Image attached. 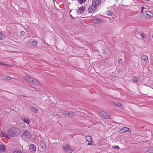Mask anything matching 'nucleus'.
<instances>
[{
	"label": "nucleus",
	"instance_id": "nucleus-1",
	"mask_svg": "<svg viewBox=\"0 0 153 153\" xmlns=\"http://www.w3.org/2000/svg\"><path fill=\"white\" fill-rule=\"evenodd\" d=\"M20 132L21 131L19 128L13 127L10 128L7 131V133L9 136L15 137L19 135Z\"/></svg>",
	"mask_w": 153,
	"mask_h": 153
},
{
	"label": "nucleus",
	"instance_id": "nucleus-2",
	"mask_svg": "<svg viewBox=\"0 0 153 153\" xmlns=\"http://www.w3.org/2000/svg\"><path fill=\"white\" fill-rule=\"evenodd\" d=\"M97 7L95 6L92 4V5L90 6L88 9V12L89 13H94L95 11L97 9Z\"/></svg>",
	"mask_w": 153,
	"mask_h": 153
},
{
	"label": "nucleus",
	"instance_id": "nucleus-3",
	"mask_svg": "<svg viewBox=\"0 0 153 153\" xmlns=\"http://www.w3.org/2000/svg\"><path fill=\"white\" fill-rule=\"evenodd\" d=\"M30 134L29 131L27 130H25L23 133L22 136V138L24 140H27Z\"/></svg>",
	"mask_w": 153,
	"mask_h": 153
},
{
	"label": "nucleus",
	"instance_id": "nucleus-4",
	"mask_svg": "<svg viewBox=\"0 0 153 153\" xmlns=\"http://www.w3.org/2000/svg\"><path fill=\"white\" fill-rule=\"evenodd\" d=\"M131 130L130 129L127 128V127H124L121 128L119 131V132L120 133H125L126 132H131Z\"/></svg>",
	"mask_w": 153,
	"mask_h": 153
},
{
	"label": "nucleus",
	"instance_id": "nucleus-5",
	"mask_svg": "<svg viewBox=\"0 0 153 153\" xmlns=\"http://www.w3.org/2000/svg\"><path fill=\"white\" fill-rule=\"evenodd\" d=\"M85 6H82L81 7L77 9V13L79 14L83 13L85 11Z\"/></svg>",
	"mask_w": 153,
	"mask_h": 153
},
{
	"label": "nucleus",
	"instance_id": "nucleus-6",
	"mask_svg": "<svg viewBox=\"0 0 153 153\" xmlns=\"http://www.w3.org/2000/svg\"><path fill=\"white\" fill-rule=\"evenodd\" d=\"M101 1V0H93L92 4L93 5L96 6L97 7L100 5Z\"/></svg>",
	"mask_w": 153,
	"mask_h": 153
},
{
	"label": "nucleus",
	"instance_id": "nucleus-7",
	"mask_svg": "<svg viewBox=\"0 0 153 153\" xmlns=\"http://www.w3.org/2000/svg\"><path fill=\"white\" fill-rule=\"evenodd\" d=\"M63 148L64 149L68 150L70 151H72L71 148H70L68 144L66 143H64L63 145Z\"/></svg>",
	"mask_w": 153,
	"mask_h": 153
},
{
	"label": "nucleus",
	"instance_id": "nucleus-8",
	"mask_svg": "<svg viewBox=\"0 0 153 153\" xmlns=\"http://www.w3.org/2000/svg\"><path fill=\"white\" fill-rule=\"evenodd\" d=\"M29 149L32 152H35L36 150V147L34 144H32L30 146Z\"/></svg>",
	"mask_w": 153,
	"mask_h": 153
},
{
	"label": "nucleus",
	"instance_id": "nucleus-9",
	"mask_svg": "<svg viewBox=\"0 0 153 153\" xmlns=\"http://www.w3.org/2000/svg\"><path fill=\"white\" fill-rule=\"evenodd\" d=\"M31 83L35 85H41V84L38 81L33 78V79L32 80Z\"/></svg>",
	"mask_w": 153,
	"mask_h": 153
},
{
	"label": "nucleus",
	"instance_id": "nucleus-10",
	"mask_svg": "<svg viewBox=\"0 0 153 153\" xmlns=\"http://www.w3.org/2000/svg\"><path fill=\"white\" fill-rule=\"evenodd\" d=\"M22 119L25 123L28 124L30 122V120L27 117H22Z\"/></svg>",
	"mask_w": 153,
	"mask_h": 153
},
{
	"label": "nucleus",
	"instance_id": "nucleus-11",
	"mask_svg": "<svg viewBox=\"0 0 153 153\" xmlns=\"http://www.w3.org/2000/svg\"><path fill=\"white\" fill-rule=\"evenodd\" d=\"M144 12H145V14L146 15V18H149L151 16H153V14L152 13L149 11H144Z\"/></svg>",
	"mask_w": 153,
	"mask_h": 153
},
{
	"label": "nucleus",
	"instance_id": "nucleus-12",
	"mask_svg": "<svg viewBox=\"0 0 153 153\" xmlns=\"http://www.w3.org/2000/svg\"><path fill=\"white\" fill-rule=\"evenodd\" d=\"M99 115L102 118H105V116L106 115V113L104 111L99 112Z\"/></svg>",
	"mask_w": 153,
	"mask_h": 153
},
{
	"label": "nucleus",
	"instance_id": "nucleus-13",
	"mask_svg": "<svg viewBox=\"0 0 153 153\" xmlns=\"http://www.w3.org/2000/svg\"><path fill=\"white\" fill-rule=\"evenodd\" d=\"M23 78L26 80L28 82L31 83V81L33 79V78L31 77H29L28 76H24Z\"/></svg>",
	"mask_w": 153,
	"mask_h": 153
},
{
	"label": "nucleus",
	"instance_id": "nucleus-14",
	"mask_svg": "<svg viewBox=\"0 0 153 153\" xmlns=\"http://www.w3.org/2000/svg\"><path fill=\"white\" fill-rule=\"evenodd\" d=\"M0 150L3 152H5L6 151V148L3 145L0 144Z\"/></svg>",
	"mask_w": 153,
	"mask_h": 153
},
{
	"label": "nucleus",
	"instance_id": "nucleus-15",
	"mask_svg": "<svg viewBox=\"0 0 153 153\" xmlns=\"http://www.w3.org/2000/svg\"><path fill=\"white\" fill-rule=\"evenodd\" d=\"M37 41H33L30 42V45L31 47H34L37 45Z\"/></svg>",
	"mask_w": 153,
	"mask_h": 153
},
{
	"label": "nucleus",
	"instance_id": "nucleus-16",
	"mask_svg": "<svg viewBox=\"0 0 153 153\" xmlns=\"http://www.w3.org/2000/svg\"><path fill=\"white\" fill-rule=\"evenodd\" d=\"M94 20L96 21V22H95V23H98L100 22L102 23L103 22L102 20L97 18H95L94 19Z\"/></svg>",
	"mask_w": 153,
	"mask_h": 153
},
{
	"label": "nucleus",
	"instance_id": "nucleus-17",
	"mask_svg": "<svg viewBox=\"0 0 153 153\" xmlns=\"http://www.w3.org/2000/svg\"><path fill=\"white\" fill-rule=\"evenodd\" d=\"M113 105L120 108H121L122 106V105L120 103L116 102H113Z\"/></svg>",
	"mask_w": 153,
	"mask_h": 153
},
{
	"label": "nucleus",
	"instance_id": "nucleus-18",
	"mask_svg": "<svg viewBox=\"0 0 153 153\" xmlns=\"http://www.w3.org/2000/svg\"><path fill=\"white\" fill-rule=\"evenodd\" d=\"M67 115L70 117H74L75 116L74 113L72 112H68Z\"/></svg>",
	"mask_w": 153,
	"mask_h": 153
},
{
	"label": "nucleus",
	"instance_id": "nucleus-19",
	"mask_svg": "<svg viewBox=\"0 0 153 153\" xmlns=\"http://www.w3.org/2000/svg\"><path fill=\"white\" fill-rule=\"evenodd\" d=\"M85 138L86 140L88 142H92V140L91 137L90 136H86Z\"/></svg>",
	"mask_w": 153,
	"mask_h": 153
},
{
	"label": "nucleus",
	"instance_id": "nucleus-20",
	"mask_svg": "<svg viewBox=\"0 0 153 153\" xmlns=\"http://www.w3.org/2000/svg\"><path fill=\"white\" fill-rule=\"evenodd\" d=\"M141 58L145 62H146L148 60V57L144 55H143L142 56Z\"/></svg>",
	"mask_w": 153,
	"mask_h": 153
},
{
	"label": "nucleus",
	"instance_id": "nucleus-21",
	"mask_svg": "<svg viewBox=\"0 0 153 153\" xmlns=\"http://www.w3.org/2000/svg\"><path fill=\"white\" fill-rule=\"evenodd\" d=\"M1 135L2 137H5L7 138H9V136L7 134V133L5 134L3 132H1Z\"/></svg>",
	"mask_w": 153,
	"mask_h": 153
},
{
	"label": "nucleus",
	"instance_id": "nucleus-22",
	"mask_svg": "<svg viewBox=\"0 0 153 153\" xmlns=\"http://www.w3.org/2000/svg\"><path fill=\"white\" fill-rule=\"evenodd\" d=\"M5 38V36L0 32V40H3Z\"/></svg>",
	"mask_w": 153,
	"mask_h": 153
},
{
	"label": "nucleus",
	"instance_id": "nucleus-23",
	"mask_svg": "<svg viewBox=\"0 0 153 153\" xmlns=\"http://www.w3.org/2000/svg\"><path fill=\"white\" fill-rule=\"evenodd\" d=\"M86 1L87 0H78V2L80 4H82Z\"/></svg>",
	"mask_w": 153,
	"mask_h": 153
},
{
	"label": "nucleus",
	"instance_id": "nucleus-24",
	"mask_svg": "<svg viewBox=\"0 0 153 153\" xmlns=\"http://www.w3.org/2000/svg\"><path fill=\"white\" fill-rule=\"evenodd\" d=\"M147 151L148 152H152L153 151V147H149L147 150Z\"/></svg>",
	"mask_w": 153,
	"mask_h": 153
},
{
	"label": "nucleus",
	"instance_id": "nucleus-25",
	"mask_svg": "<svg viewBox=\"0 0 153 153\" xmlns=\"http://www.w3.org/2000/svg\"><path fill=\"white\" fill-rule=\"evenodd\" d=\"M107 14L109 16H111L113 14V12L111 10H108L107 12Z\"/></svg>",
	"mask_w": 153,
	"mask_h": 153
},
{
	"label": "nucleus",
	"instance_id": "nucleus-26",
	"mask_svg": "<svg viewBox=\"0 0 153 153\" xmlns=\"http://www.w3.org/2000/svg\"><path fill=\"white\" fill-rule=\"evenodd\" d=\"M32 108L33 111L35 113H36L37 112L38 110L36 108L34 107H32Z\"/></svg>",
	"mask_w": 153,
	"mask_h": 153
},
{
	"label": "nucleus",
	"instance_id": "nucleus-27",
	"mask_svg": "<svg viewBox=\"0 0 153 153\" xmlns=\"http://www.w3.org/2000/svg\"><path fill=\"white\" fill-rule=\"evenodd\" d=\"M110 115L106 113V115L105 118L109 119H110Z\"/></svg>",
	"mask_w": 153,
	"mask_h": 153
},
{
	"label": "nucleus",
	"instance_id": "nucleus-28",
	"mask_svg": "<svg viewBox=\"0 0 153 153\" xmlns=\"http://www.w3.org/2000/svg\"><path fill=\"white\" fill-rule=\"evenodd\" d=\"M4 78H5L6 79H7L8 80H10L11 79V78L10 77L7 76H5V77H4Z\"/></svg>",
	"mask_w": 153,
	"mask_h": 153
},
{
	"label": "nucleus",
	"instance_id": "nucleus-29",
	"mask_svg": "<svg viewBox=\"0 0 153 153\" xmlns=\"http://www.w3.org/2000/svg\"><path fill=\"white\" fill-rule=\"evenodd\" d=\"M118 62L119 64H122L123 62V60L121 59H120L118 60Z\"/></svg>",
	"mask_w": 153,
	"mask_h": 153
},
{
	"label": "nucleus",
	"instance_id": "nucleus-30",
	"mask_svg": "<svg viewBox=\"0 0 153 153\" xmlns=\"http://www.w3.org/2000/svg\"><path fill=\"white\" fill-rule=\"evenodd\" d=\"M140 35H141V37H143V38H144L145 37H146V35H145V34L143 33H141Z\"/></svg>",
	"mask_w": 153,
	"mask_h": 153
},
{
	"label": "nucleus",
	"instance_id": "nucleus-31",
	"mask_svg": "<svg viewBox=\"0 0 153 153\" xmlns=\"http://www.w3.org/2000/svg\"><path fill=\"white\" fill-rule=\"evenodd\" d=\"M133 80L135 82H137L138 81L137 78L136 77H134L133 78Z\"/></svg>",
	"mask_w": 153,
	"mask_h": 153
},
{
	"label": "nucleus",
	"instance_id": "nucleus-32",
	"mask_svg": "<svg viewBox=\"0 0 153 153\" xmlns=\"http://www.w3.org/2000/svg\"><path fill=\"white\" fill-rule=\"evenodd\" d=\"M20 33L21 36H24L25 34V33L24 31H21Z\"/></svg>",
	"mask_w": 153,
	"mask_h": 153
},
{
	"label": "nucleus",
	"instance_id": "nucleus-33",
	"mask_svg": "<svg viewBox=\"0 0 153 153\" xmlns=\"http://www.w3.org/2000/svg\"><path fill=\"white\" fill-rule=\"evenodd\" d=\"M68 111H63L62 112V114L67 115Z\"/></svg>",
	"mask_w": 153,
	"mask_h": 153
},
{
	"label": "nucleus",
	"instance_id": "nucleus-34",
	"mask_svg": "<svg viewBox=\"0 0 153 153\" xmlns=\"http://www.w3.org/2000/svg\"><path fill=\"white\" fill-rule=\"evenodd\" d=\"M13 153H22L21 152L20 150L17 151H15Z\"/></svg>",
	"mask_w": 153,
	"mask_h": 153
},
{
	"label": "nucleus",
	"instance_id": "nucleus-35",
	"mask_svg": "<svg viewBox=\"0 0 153 153\" xmlns=\"http://www.w3.org/2000/svg\"><path fill=\"white\" fill-rule=\"evenodd\" d=\"M42 148L43 149H45L46 148V145L45 144L44 145V146H42Z\"/></svg>",
	"mask_w": 153,
	"mask_h": 153
},
{
	"label": "nucleus",
	"instance_id": "nucleus-36",
	"mask_svg": "<svg viewBox=\"0 0 153 153\" xmlns=\"http://www.w3.org/2000/svg\"><path fill=\"white\" fill-rule=\"evenodd\" d=\"M141 8H142V10H141V12L142 13L143 12V10H144V9H146V8H145L144 7H141Z\"/></svg>",
	"mask_w": 153,
	"mask_h": 153
},
{
	"label": "nucleus",
	"instance_id": "nucleus-37",
	"mask_svg": "<svg viewBox=\"0 0 153 153\" xmlns=\"http://www.w3.org/2000/svg\"><path fill=\"white\" fill-rule=\"evenodd\" d=\"M114 148L119 149V147L118 146H115V148Z\"/></svg>",
	"mask_w": 153,
	"mask_h": 153
},
{
	"label": "nucleus",
	"instance_id": "nucleus-38",
	"mask_svg": "<svg viewBox=\"0 0 153 153\" xmlns=\"http://www.w3.org/2000/svg\"><path fill=\"white\" fill-rule=\"evenodd\" d=\"M90 142H89L88 143V145H92V143H90Z\"/></svg>",
	"mask_w": 153,
	"mask_h": 153
},
{
	"label": "nucleus",
	"instance_id": "nucleus-39",
	"mask_svg": "<svg viewBox=\"0 0 153 153\" xmlns=\"http://www.w3.org/2000/svg\"><path fill=\"white\" fill-rule=\"evenodd\" d=\"M0 64L1 65H4L2 62H1L0 61Z\"/></svg>",
	"mask_w": 153,
	"mask_h": 153
},
{
	"label": "nucleus",
	"instance_id": "nucleus-40",
	"mask_svg": "<svg viewBox=\"0 0 153 153\" xmlns=\"http://www.w3.org/2000/svg\"><path fill=\"white\" fill-rule=\"evenodd\" d=\"M120 69H118L117 70V71H118V72H120Z\"/></svg>",
	"mask_w": 153,
	"mask_h": 153
},
{
	"label": "nucleus",
	"instance_id": "nucleus-41",
	"mask_svg": "<svg viewBox=\"0 0 153 153\" xmlns=\"http://www.w3.org/2000/svg\"><path fill=\"white\" fill-rule=\"evenodd\" d=\"M22 96L24 97H25V95L24 94L22 95Z\"/></svg>",
	"mask_w": 153,
	"mask_h": 153
},
{
	"label": "nucleus",
	"instance_id": "nucleus-42",
	"mask_svg": "<svg viewBox=\"0 0 153 153\" xmlns=\"http://www.w3.org/2000/svg\"><path fill=\"white\" fill-rule=\"evenodd\" d=\"M4 65H5V66H7V65H6V64H4Z\"/></svg>",
	"mask_w": 153,
	"mask_h": 153
},
{
	"label": "nucleus",
	"instance_id": "nucleus-43",
	"mask_svg": "<svg viewBox=\"0 0 153 153\" xmlns=\"http://www.w3.org/2000/svg\"><path fill=\"white\" fill-rule=\"evenodd\" d=\"M56 0H53V1L54 2H55Z\"/></svg>",
	"mask_w": 153,
	"mask_h": 153
},
{
	"label": "nucleus",
	"instance_id": "nucleus-44",
	"mask_svg": "<svg viewBox=\"0 0 153 153\" xmlns=\"http://www.w3.org/2000/svg\"><path fill=\"white\" fill-rule=\"evenodd\" d=\"M152 37L153 38V34L152 36Z\"/></svg>",
	"mask_w": 153,
	"mask_h": 153
},
{
	"label": "nucleus",
	"instance_id": "nucleus-45",
	"mask_svg": "<svg viewBox=\"0 0 153 153\" xmlns=\"http://www.w3.org/2000/svg\"><path fill=\"white\" fill-rule=\"evenodd\" d=\"M70 16H71V17H72V15H70Z\"/></svg>",
	"mask_w": 153,
	"mask_h": 153
},
{
	"label": "nucleus",
	"instance_id": "nucleus-46",
	"mask_svg": "<svg viewBox=\"0 0 153 153\" xmlns=\"http://www.w3.org/2000/svg\"><path fill=\"white\" fill-rule=\"evenodd\" d=\"M116 1H117L118 0H115Z\"/></svg>",
	"mask_w": 153,
	"mask_h": 153
},
{
	"label": "nucleus",
	"instance_id": "nucleus-47",
	"mask_svg": "<svg viewBox=\"0 0 153 153\" xmlns=\"http://www.w3.org/2000/svg\"><path fill=\"white\" fill-rule=\"evenodd\" d=\"M71 10H70V12H71Z\"/></svg>",
	"mask_w": 153,
	"mask_h": 153
},
{
	"label": "nucleus",
	"instance_id": "nucleus-48",
	"mask_svg": "<svg viewBox=\"0 0 153 153\" xmlns=\"http://www.w3.org/2000/svg\"><path fill=\"white\" fill-rule=\"evenodd\" d=\"M103 62V63H104V62Z\"/></svg>",
	"mask_w": 153,
	"mask_h": 153
},
{
	"label": "nucleus",
	"instance_id": "nucleus-49",
	"mask_svg": "<svg viewBox=\"0 0 153 153\" xmlns=\"http://www.w3.org/2000/svg\"><path fill=\"white\" fill-rule=\"evenodd\" d=\"M0 90H1V89H0Z\"/></svg>",
	"mask_w": 153,
	"mask_h": 153
}]
</instances>
